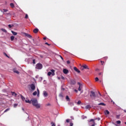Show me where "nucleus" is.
<instances>
[{"mask_svg":"<svg viewBox=\"0 0 126 126\" xmlns=\"http://www.w3.org/2000/svg\"><path fill=\"white\" fill-rule=\"evenodd\" d=\"M91 106H90V105H87V106H86V109H91Z\"/></svg>","mask_w":126,"mask_h":126,"instance_id":"obj_22","label":"nucleus"},{"mask_svg":"<svg viewBox=\"0 0 126 126\" xmlns=\"http://www.w3.org/2000/svg\"><path fill=\"white\" fill-rule=\"evenodd\" d=\"M70 121V120L68 119L66 120V123H69Z\"/></svg>","mask_w":126,"mask_h":126,"instance_id":"obj_37","label":"nucleus"},{"mask_svg":"<svg viewBox=\"0 0 126 126\" xmlns=\"http://www.w3.org/2000/svg\"><path fill=\"white\" fill-rule=\"evenodd\" d=\"M32 105L35 107L36 109H40V108H41V105L38 103V100H37V99H32Z\"/></svg>","mask_w":126,"mask_h":126,"instance_id":"obj_1","label":"nucleus"},{"mask_svg":"<svg viewBox=\"0 0 126 126\" xmlns=\"http://www.w3.org/2000/svg\"><path fill=\"white\" fill-rule=\"evenodd\" d=\"M116 124H117V125H120L121 124V121L119 120V121H117L116 122Z\"/></svg>","mask_w":126,"mask_h":126,"instance_id":"obj_30","label":"nucleus"},{"mask_svg":"<svg viewBox=\"0 0 126 126\" xmlns=\"http://www.w3.org/2000/svg\"><path fill=\"white\" fill-rule=\"evenodd\" d=\"M13 71L15 73H17V74H19V71L16 70V69H13Z\"/></svg>","mask_w":126,"mask_h":126,"instance_id":"obj_16","label":"nucleus"},{"mask_svg":"<svg viewBox=\"0 0 126 126\" xmlns=\"http://www.w3.org/2000/svg\"><path fill=\"white\" fill-rule=\"evenodd\" d=\"M61 78H62V79H63V80H64V77H63V76H62L61 77Z\"/></svg>","mask_w":126,"mask_h":126,"instance_id":"obj_44","label":"nucleus"},{"mask_svg":"<svg viewBox=\"0 0 126 126\" xmlns=\"http://www.w3.org/2000/svg\"><path fill=\"white\" fill-rule=\"evenodd\" d=\"M76 84V82L75 81V80H70L71 85H75Z\"/></svg>","mask_w":126,"mask_h":126,"instance_id":"obj_7","label":"nucleus"},{"mask_svg":"<svg viewBox=\"0 0 126 126\" xmlns=\"http://www.w3.org/2000/svg\"><path fill=\"white\" fill-rule=\"evenodd\" d=\"M25 102L26 103H29V104H31L32 103V100H29V99H28V100H26Z\"/></svg>","mask_w":126,"mask_h":126,"instance_id":"obj_15","label":"nucleus"},{"mask_svg":"<svg viewBox=\"0 0 126 126\" xmlns=\"http://www.w3.org/2000/svg\"><path fill=\"white\" fill-rule=\"evenodd\" d=\"M60 97H63V94H61L59 95Z\"/></svg>","mask_w":126,"mask_h":126,"instance_id":"obj_47","label":"nucleus"},{"mask_svg":"<svg viewBox=\"0 0 126 126\" xmlns=\"http://www.w3.org/2000/svg\"><path fill=\"white\" fill-rule=\"evenodd\" d=\"M125 125H126V122H125Z\"/></svg>","mask_w":126,"mask_h":126,"instance_id":"obj_57","label":"nucleus"},{"mask_svg":"<svg viewBox=\"0 0 126 126\" xmlns=\"http://www.w3.org/2000/svg\"><path fill=\"white\" fill-rule=\"evenodd\" d=\"M20 96L23 101H24V100H25V97H24V96H23V95H22V94H20Z\"/></svg>","mask_w":126,"mask_h":126,"instance_id":"obj_24","label":"nucleus"},{"mask_svg":"<svg viewBox=\"0 0 126 126\" xmlns=\"http://www.w3.org/2000/svg\"><path fill=\"white\" fill-rule=\"evenodd\" d=\"M104 62H103V61H101V64H104Z\"/></svg>","mask_w":126,"mask_h":126,"instance_id":"obj_46","label":"nucleus"},{"mask_svg":"<svg viewBox=\"0 0 126 126\" xmlns=\"http://www.w3.org/2000/svg\"><path fill=\"white\" fill-rule=\"evenodd\" d=\"M104 59H108V57H104Z\"/></svg>","mask_w":126,"mask_h":126,"instance_id":"obj_51","label":"nucleus"},{"mask_svg":"<svg viewBox=\"0 0 126 126\" xmlns=\"http://www.w3.org/2000/svg\"><path fill=\"white\" fill-rule=\"evenodd\" d=\"M38 32H39V29H34L33 30V33H38Z\"/></svg>","mask_w":126,"mask_h":126,"instance_id":"obj_14","label":"nucleus"},{"mask_svg":"<svg viewBox=\"0 0 126 126\" xmlns=\"http://www.w3.org/2000/svg\"><path fill=\"white\" fill-rule=\"evenodd\" d=\"M32 94L33 95V96H36V95H37V91H35L34 92H33Z\"/></svg>","mask_w":126,"mask_h":126,"instance_id":"obj_28","label":"nucleus"},{"mask_svg":"<svg viewBox=\"0 0 126 126\" xmlns=\"http://www.w3.org/2000/svg\"><path fill=\"white\" fill-rule=\"evenodd\" d=\"M78 84L79 85V87L78 89V91H81V89H82V84H81L80 83L78 82Z\"/></svg>","mask_w":126,"mask_h":126,"instance_id":"obj_8","label":"nucleus"},{"mask_svg":"<svg viewBox=\"0 0 126 126\" xmlns=\"http://www.w3.org/2000/svg\"><path fill=\"white\" fill-rule=\"evenodd\" d=\"M90 97L91 99H95L96 98V94L93 91L91 92Z\"/></svg>","mask_w":126,"mask_h":126,"instance_id":"obj_3","label":"nucleus"},{"mask_svg":"<svg viewBox=\"0 0 126 126\" xmlns=\"http://www.w3.org/2000/svg\"><path fill=\"white\" fill-rule=\"evenodd\" d=\"M95 80V81H99V78L98 77H96Z\"/></svg>","mask_w":126,"mask_h":126,"instance_id":"obj_36","label":"nucleus"},{"mask_svg":"<svg viewBox=\"0 0 126 126\" xmlns=\"http://www.w3.org/2000/svg\"><path fill=\"white\" fill-rule=\"evenodd\" d=\"M3 55H4V56H5V57H6L7 58H9V57L7 56V54H6V53L4 52L3 53Z\"/></svg>","mask_w":126,"mask_h":126,"instance_id":"obj_33","label":"nucleus"},{"mask_svg":"<svg viewBox=\"0 0 126 126\" xmlns=\"http://www.w3.org/2000/svg\"><path fill=\"white\" fill-rule=\"evenodd\" d=\"M25 35L26 37H28V38H32V36L28 33H25Z\"/></svg>","mask_w":126,"mask_h":126,"instance_id":"obj_13","label":"nucleus"},{"mask_svg":"<svg viewBox=\"0 0 126 126\" xmlns=\"http://www.w3.org/2000/svg\"><path fill=\"white\" fill-rule=\"evenodd\" d=\"M51 125H52L51 126H56V124L53 122L51 123Z\"/></svg>","mask_w":126,"mask_h":126,"instance_id":"obj_29","label":"nucleus"},{"mask_svg":"<svg viewBox=\"0 0 126 126\" xmlns=\"http://www.w3.org/2000/svg\"><path fill=\"white\" fill-rule=\"evenodd\" d=\"M74 91H75V92H76V93H77V92H78V91H77V90H76V89H75Z\"/></svg>","mask_w":126,"mask_h":126,"instance_id":"obj_45","label":"nucleus"},{"mask_svg":"<svg viewBox=\"0 0 126 126\" xmlns=\"http://www.w3.org/2000/svg\"><path fill=\"white\" fill-rule=\"evenodd\" d=\"M98 94H99V96H102V95L101 94V93H100V92H98Z\"/></svg>","mask_w":126,"mask_h":126,"instance_id":"obj_49","label":"nucleus"},{"mask_svg":"<svg viewBox=\"0 0 126 126\" xmlns=\"http://www.w3.org/2000/svg\"><path fill=\"white\" fill-rule=\"evenodd\" d=\"M67 64H69L70 63V61H67Z\"/></svg>","mask_w":126,"mask_h":126,"instance_id":"obj_40","label":"nucleus"},{"mask_svg":"<svg viewBox=\"0 0 126 126\" xmlns=\"http://www.w3.org/2000/svg\"><path fill=\"white\" fill-rule=\"evenodd\" d=\"M3 11L4 12H7V11H8V10H7V9H3Z\"/></svg>","mask_w":126,"mask_h":126,"instance_id":"obj_35","label":"nucleus"},{"mask_svg":"<svg viewBox=\"0 0 126 126\" xmlns=\"http://www.w3.org/2000/svg\"><path fill=\"white\" fill-rule=\"evenodd\" d=\"M58 79H59V80H60V79H61V78L58 77Z\"/></svg>","mask_w":126,"mask_h":126,"instance_id":"obj_54","label":"nucleus"},{"mask_svg":"<svg viewBox=\"0 0 126 126\" xmlns=\"http://www.w3.org/2000/svg\"><path fill=\"white\" fill-rule=\"evenodd\" d=\"M10 110V108H7L4 111V113H6V112H8V111Z\"/></svg>","mask_w":126,"mask_h":126,"instance_id":"obj_25","label":"nucleus"},{"mask_svg":"<svg viewBox=\"0 0 126 126\" xmlns=\"http://www.w3.org/2000/svg\"><path fill=\"white\" fill-rule=\"evenodd\" d=\"M105 115H109L110 112H109V111H108V110H105Z\"/></svg>","mask_w":126,"mask_h":126,"instance_id":"obj_21","label":"nucleus"},{"mask_svg":"<svg viewBox=\"0 0 126 126\" xmlns=\"http://www.w3.org/2000/svg\"><path fill=\"white\" fill-rule=\"evenodd\" d=\"M1 31H2V32H4V33H7V31L4 29H1Z\"/></svg>","mask_w":126,"mask_h":126,"instance_id":"obj_19","label":"nucleus"},{"mask_svg":"<svg viewBox=\"0 0 126 126\" xmlns=\"http://www.w3.org/2000/svg\"><path fill=\"white\" fill-rule=\"evenodd\" d=\"M11 41H13L14 40V36H11L10 37Z\"/></svg>","mask_w":126,"mask_h":126,"instance_id":"obj_26","label":"nucleus"},{"mask_svg":"<svg viewBox=\"0 0 126 126\" xmlns=\"http://www.w3.org/2000/svg\"><path fill=\"white\" fill-rule=\"evenodd\" d=\"M73 126V123H70V126Z\"/></svg>","mask_w":126,"mask_h":126,"instance_id":"obj_42","label":"nucleus"},{"mask_svg":"<svg viewBox=\"0 0 126 126\" xmlns=\"http://www.w3.org/2000/svg\"><path fill=\"white\" fill-rule=\"evenodd\" d=\"M23 110L24 111V109L23 108Z\"/></svg>","mask_w":126,"mask_h":126,"instance_id":"obj_56","label":"nucleus"},{"mask_svg":"<svg viewBox=\"0 0 126 126\" xmlns=\"http://www.w3.org/2000/svg\"><path fill=\"white\" fill-rule=\"evenodd\" d=\"M98 75H103V73L102 72H100L98 74Z\"/></svg>","mask_w":126,"mask_h":126,"instance_id":"obj_43","label":"nucleus"},{"mask_svg":"<svg viewBox=\"0 0 126 126\" xmlns=\"http://www.w3.org/2000/svg\"><path fill=\"white\" fill-rule=\"evenodd\" d=\"M83 68H85V69H89V68H88V66L86 64H85L81 67V69L83 70Z\"/></svg>","mask_w":126,"mask_h":126,"instance_id":"obj_9","label":"nucleus"},{"mask_svg":"<svg viewBox=\"0 0 126 126\" xmlns=\"http://www.w3.org/2000/svg\"><path fill=\"white\" fill-rule=\"evenodd\" d=\"M18 105V104H16V103L14 104V108H16Z\"/></svg>","mask_w":126,"mask_h":126,"instance_id":"obj_31","label":"nucleus"},{"mask_svg":"<svg viewBox=\"0 0 126 126\" xmlns=\"http://www.w3.org/2000/svg\"><path fill=\"white\" fill-rule=\"evenodd\" d=\"M74 70L75 71H76V72H78V73H80V70H79L76 67H74Z\"/></svg>","mask_w":126,"mask_h":126,"instance_id":"obj_12","label":"nucleus"},{"mask_svg":"<svg viewBox=\"0 0 126 126\" xmlns=\"http://www.w3.org/2000/svg\"><path fill=\"white\" fill-rule=\"evenodd\" d=\"M63 72L64 74H67V73H68V70H67V69H63Z\"/></svg>","mask_w":126,"mask_h":126,"instance_id":"obj_10","label":"nucleus"},{"mask_svg":"<svg viewBox=\"0 0 126 126\" xmlns=\"http://www.w3.org/2000/svg\"><path fill=\"white\" fill-rule=\"evenodd\" d=\"M115 126H117V125H115Z\"/></svg>","mask_w":126,"mask_h":126,"instance_id":"obj_59","label":"nucleus"},{"mask_svg":"<svg viewBox=\"0 0 126 126\" xmlns=\"http://www.w3.org/2000/svg\"><path fill=\"white\" fill-rule=\"evenodd\" d=\"M10 5L12 8H14L15 6H14V4H13V3H11L10 4Z\"/></svg>","mask_w":126,"mask_h":126,"instance_id":"obj_18","label":"nucleus"},{"mask_svg":"<svg viewBox=\"0 0 126 126\" xmlns=\"http://www.w3.org/2000/svg\"><path fill=\"white\" fill-rule=\"evenodd\" d=\"M61 57V59H62V60H63V57H62V56H60Z\"/></svg>","mask_w":126,"mask_h":126,"instance_id":"obj_53","label":"nucleus"},{"mask_svg":"<svg viewBox=\"0 0 126 126\" xmlns=\"http://www.w3.org/2000/svg\"><path fill=\"white\" fill-rule=\"evenodd\" d=\"M43 67V65L42 64L38 63L36 65L35 68H37V69H41V68Z\"/></svg>","mask_w":126,"mask_h":126,"instance_id":"obj_5","label":"nucleus"},{"mask_svg":"<svg viewBox=\"0 0 126 126\" xmlns=\"http://www.w3.org/2000/svg\"><path fill=\"white\" fill-rule=\"evenodd\" d=\"M66 99L67 100V101L70 100L69 97L68 96V95L66 96Z\"/></svg>","mask_w":126,"mask_h":126,"instance_id":"obj_27","label":"nucleus"},{"mask_svg":"<svg viewBox=\"0 0 126 126\" xmlns=\"http://www.w3.org/2000/svg\"><path fill=\"white\" fill-rule=\"evenodd\" d=\"M32 63H33V64H35V59H33V60H32Z\"/></svg>","mask_w":126,"mask_h":126,"instance_id":"obj_38","label":"nucleus"},{"mask_svg":"<svg viewBox=\"0 0 126 126\" xmlns=\"http://www.w3.org/2000/svg\"><path fill=\"white\" fill-rule=\"evenodd\" d=\"M85 119H86V117H85Z\"/></svg>","mask_w":126,"mask_h":126,"instance_id":"obj_58","label":"nucleus"},{"mask_svg":"<svg viewBox=\"0 0 126 126\" xmlns=\"http://www.w3.org/2000/svg\"><path fill=\"white\" fill-rule=\"evenodd\" d=\"M30 86L32 91H34L36 89V86L34 84H31Z\"/></svg>","mask_w":126,"mask_h":126,"instance_id":"obj_6","label":"nucleus"},{"mask_svg":"<svg viewBox=\"0 0 126 126\" xmlns=\"http://www.w3.org/2000/svg\"><path fill=\"white\" fill-rule=\"evenodd\" d=\"M8 27H9V28H12V26H11V25H8Z\"/></svg>","mask_w":126,"mask_h":126,"instance_id":"obj_39","label":"nucleus"},{"mask_svg":"<svg viewBox=\"0 0 126 126\" xmlns=\"http://www.w3.org/2000/svg\"><path fill=\"white\" fill-rule=\"evenodd\" d=\"M45 45H48V46H50V44H49V43H48V42H45Z\"/></svg>","mask_w":126,"mask_h":126,"instance_id":"obj_41","label":"nucleus"},{"mask_svg":"<svg viewBox=\"0 0 126 126\" xmlns=\"http://www.w3.org/2000/svg\"><path fill=\"white\" fill-rule=\"evenodd\" d=\"M96 120H97V121H100V118H98L97 119L95 118L94 119H91L89 121V124L90 125H91V126H95V121H96Z\"/></svg>","mask_w":126,"mask_h":126,"instance_id":"obj_2","label":"nucleus"},{"mask_svg":"<svg viewBox=\"0 0 126 126\" xmlns=\"http://www.w3.org/2000/svg\"><path fill=\"white\" fill-rule=\"evenodd\" d=\"M77 104L78 105H80V104H81V101L79 100V101L77 102Z\"/></svg>","mask_w":126,"mask_h":126,"instance_id":"obj_32","label":"nucleus"},{"mask_svg":"<svg viewBox=\"0 0 126 126\" xmlns=\"http://www.w3.org/2000/svg\"><path fill=\"white\" fill-rule=\"evenodd\" d=\"M46 39H47V37H44L43 38V40H46Z\"/></svg>","mask_w":126,"mask_h":126,"instance_id":"obj_50","label":"nucleus"},{"mask_svg":"<svg viewBox=\"0 0 126 126\" xmlns=\"http://www.w3.org/2000/svg\"><path fill=\"white\" fill-rule=\"evenodd\" d=\"M11 93H12V95H13L14 94H15V92H12Z\"/></svg>","mask_w":126,"mask_h":126,"instance_id":"obj_48","label":"nucleus"},{"mask_svg":"<svg viewBox=\"0 0 126 126\" xmlns=\"http://www.w3.org/2000/svg\"><path fill=\"white\" fill-rule=\"evenodd\" d=\"M43 96L44 97H48V93L46 91H43Z\"/></svg>","mask_w":126,"mask_h":126,"instance_id":"obj_11","label":"nucleus"},{"mask_svg":"<svg viewBox=\"0 0 126 126\" xmlns=\"http://www.w3.org/2000/svg\"><path fill=\"white\" fill-rule=\"evenodd\" d=\"M37 96L39 97V95H40V91L39 90V89H37Z\"/></svg>","mask_w":126,"mask_h":126,"instance_id":"obj_23","label":"nucleus"},{"mask_svg":"<svg viewBox=\"0 0 126 126\" xmlns=\"http://www.w3.org/2000/svg\"><path fill=\"white\" fill-rule=\"evenodd\" d=\"M124 112H125V113H126V110H125Z\"/></svg>","mask_w":126,"mask_h":126,"instance_id":"obj_55","label":"nucleus"},{"mask_svg":"<svg viewBox=\"0 0 126 126\" xmlns=\"http://www.w3.org/2000/svg\"><path fill=\"white\" fill-rule=\"evenodd\" d=\"M51 72L49 71V72H48L47 75L48 76H51V75H52V76H54V75H55V70L51 69Z\"/></svg>","mask_w":126,"mask_h":126,"instance_id":"obj_4","label":"nucleus"},{"mask_svg":"<svg viewBox=\"0 0 126 126\" xmlns=\"http://www.w3.org/2000/svg\"><path fill=\"white\" fill-rule=\"evenodd\" d=\"M11 33H12L13 35L14 36H16V35H17V32H15L13 31H11Z\"/></svg>","mask_w":126,"mask_h":126,"instance_id":"obj_17","label":"nucleus"},{"mask_svg":"<svg viewBox=\"0 0 126 126\" xmlns=\"http://www.w3.org/2000/svg\"><path fill=\"white\" fill-rule=\"evenodd\" d=\"M99 105H101V106H106V104L103 102H100L98 104Z\"/></svg>","mask_w":126,"mask_h":126,"instance_id":"obj_20","label":"nucleus"},{"mask_svg":"<svg viewBox=\"0 0 126 126\" xmlns=\"http://www.w3.org/2000/svg\"><path fill=\"white\" fill-rule=\"evenodd\" d=\"M25 18H26V19H28V14H26Z\"/></svg>","mask_w":126,"mask_h":126,"instance_id":"obj_34","label":"nucleus"},{"mask_svg":"<svg viewBox=\"0 0 126 126\" xmlns=\"http://www.w3.org/2000/svg\"><path fill=\"white\" fill-rule=\"evenodd\" d=\"M14 95H15V96H17V94L15 93Z\"/></svg>","mask_w":126,"mask_h":126,"instance_id":"obj_52","label":"nucleus"}]
</instances>
